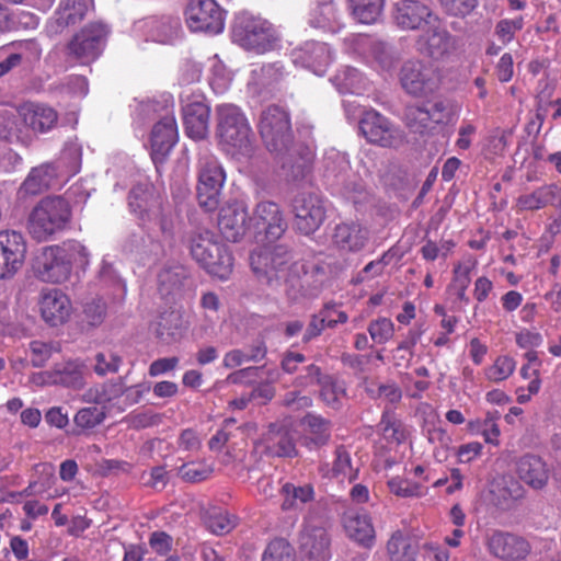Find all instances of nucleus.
Masks as SVG:
<instances>
[{"label":"nucleus","instance_id":"nucleus-1","mask_svg":"<svg viewBox=\"0 0 561 561\" xmlns=\"http://www.w3.org/2000/svg\"><path fill=\"white\" fill-rule=\"evenodd\" d=\"M259 133L288 181H300L310 173L314 159L313 145L311 141H294L290 115L286 110L278 105L263 110Z\"/></svg>","mask_w":561,"mask_h":561},{"label":"nucleus","instance_id":"nucleus-2","mask_svg":"<svg viewBox=\"0 0 561 561\" xmlns=\"http://www.w3.org/2000/svg\"><path fill=\"white\" fill-rule=\"evenodd\" d=\"M253 273L261 284L273 290L282 286L295 287L299 278V267L291 251L283 244L253 251L250 255Z\"/></svg>","mask_w":561,"mask_h":561},{"label":"nucleus","instance_id":"nucleus-3","mask_svg":"<svg viewBox=\"0 0 561 561\" xmlns=\"http://www.w3.org/2000/svg\"><path fill=\"white\" fill-rule=\"evenodd\" d=\"M71 220V207L61 196H46L32 209L27 229L33 239L43 242L64 231Z\"/></svg>","mask_w":561,"mask_h":561},{"label":"nucleus","instance_id":"nucleus-4","mask_svg":"<svg viewBox=\"0 0 561 561\" xmlns=\"http://www.w3.org/2000/svg\"><path fill=\"white\" fill-rule=\"evenodd\" d=\"M190 252L192 257L214 276L224 279L232 271L233 257L213 231L204 229L192 232Z\"/></svg>","mask_w":561,"mask_h":561},{"label":"nucleus","instance_id":"nucleus-5","mask_svg":"<svg viewBox=\"0 0 561 561\" xmlns=\"http://www.w3.org/2000/svg\"><path fill=\"white\" fill-rule=\"evenodd\" d=\"M111 28L96 21L84 25L66 45V56L81 65L96 60L106 45Z\"/></svg>","mask_w":561,"mask_h":561},{"label":"nucleus","instance_id":"nucleus-6","mask_svg":"<svg viewBox=\"0 0 561 561\" xmlns=\"http://www.w3.org/2000/svg\"><path fill=\"white\" fill-rule=\"evenodd\" d=\"M217 133L220 141L241 153H249L253 134L239 107L222 104L217 107Z\"/></svg>","mask_w":561,"mask_h":561},{"label":"nucleus","instance_id":"nucleus-7","mask_svg":"<svg viewBox=\"0 0 561 561\" xmlns=\"http://www.w3.org/2000/svg\"><path fill=\"white\" fill-rule=\"evenodd\" d=\"M198 165V204L206 211H213L219 206L226 174L221 164L211 154L201 156Z\"/></svg>","mask_w":561,"mask_h":561},{"label":"nucleus","instance_id":"nucleus-8","mask_svg":"<svg viewBox=\"0 0 561 561\" xmlns=\"http://www.w3.org/2000/svg\"><path fill=\"white\" fill-rule=\"evenodd\" d=\"M233 36L243 48L257 54L272 50L278 42L273 25L268 21L255 16L240 19L234 26Z\"/></svg>","mask_w":561,"mask_h":561},{"label":"nucleus","instance_id":"nucleus-9","mask_svg":"<svg viewBox=\"0 0 561 561\" xmlns=\"http://www.w3.org/2000/svg\"><path fill=\"white\" fill-rule=\"evenodd\" d=\"M398 77L402 90L413 98H426L439 85L436 69L417 59L404 61Z\"/></svg>","mask_w":561,"mask_h":561},{"label":"nucleus","instance_id":"nucleus-10","mask_svg":"<svg viewBox=\"0 0 561 561\" xmlns=\"http://www.w3.org/2000/svg\"><path fill=\"white\" fill-rule=\"evenodd\" d=\"M484 543L491 556L503 561L524 560L531 549L525 538L500 529L486 531Z\"/></svg>","mask_w":561,"mask_h":561},{"label":"nucleus","instance_id":"nucleus-11","mask_svg":"<svg viewBox=\"0 0 561 561\" xmlns=\"http://www.w3.org/2000/svg\"><path fill=\"white\" fill-rule=\"evenodd\" d=\"M185 16L193 32L218 34L224 30V11L215 0H190Z\"/></svg>","mask_w":561,"mask_h":561},{"label":"nucleus","instance_id":"nucleus-12","mask_svg":"<svg viewBox=\"0 0 561 561\" xmlns=\"http://www.w3.org/2000/svg\"><path fill=\"white\" fill-rule=\"evenodd\" d=\"M295 226L302 234L317 231L325 219V206L314 193H300L293 201Z\"/></svg>","mask_w":561,"mask_h":561},{"label":"nucleus","instance_id":"nucleus-13","mask_svg":"<svg viewBox=\"0 0 561 561\" xmlns=\"http://www.w3.org/2000/svg\"><path fill=\"white\" fill-rule=\"evenodd\" d=\"M183 104V121L186 135L195 140L206 138L209 131L210 108L202 94L181 93Z\"/></svg>","mask_w":561,"mask_h":561},{"label":"nucleus","instance_id":"nucleus-14","mask_svg":"<svg viewBox=\"0 0 561 561\" xmlns=\"http://www.w3.org/2000/svg\"><path fill=\"white\" fill-rule=\"evenodd\" d=\"M393 20L402 30H423L438 24V18L422 0H400L394 5Z\"/></svg>","mask_w":561,"mask_h":561},{"label":"nucleus","instance_id":"nucleus-15","mask_svg":"<svg viewBox=\"0 0 561 561\" xmlns=\"http://www.w3.org/2000/svg\"><path fill=\"white\" fill-rule=\"evenodd\" d=\"M359 130L371 144L396 147L402 141L400 130L376 111L366 112L359 121Z\"/></svg>","mask_w":561,"mask_h":561},{"label":"nucleus","instance_id":"nucleus-16","mask_svg":"<svg viewBox=\"0 0 561 561\" xmlns=\"http://www.w3.org/2000/svg\"><path fill=\"white\" fill-rule=\"evenodd\" d=\"M26 254V242L21 232L0 231V279L12 277L22 266Z\"/></svg>","mask_w":561,"mask_h":561},{"label":"nucleus","instance_id":"nucleus-17","mask_svg":"<svg viewBox=\"0 0 561 561\" xmlns=\"http://www.w3.org/2000/svg\"><path fill=\"white\" fill-rule=\"evenodd\" d=\"M130 210L137 215L140 226L151 229L152 215L160 213L162 197L149 182H139L133 186L128 194Z\"/></svg>","mask_w":561,"mask_h":561},{"label":"nucleus","instance_id":"nucleus-18","mask_svg":"<svg viewBox=\"0 0 561 561\" xmlns=\"http://www.w3.org/2000/svg\"><path fill=\"white\" fill-rule=\"evenodd\" d=\"M298 548L302 561H329L331 537L323 526L308 522L300 531Z\"/></svg>","mask_w":561,"mask_h":561},{"label":"nucleus","instance_id":"nucleus-19","mask_svg":"<svg viewBox=\"0 0 561 561\" xmlns=\"http://www.w3.org/2000/svg\"><path fill=\"white\" fill-rule=\"evenodd\" d=\"M33 270L37 278L47 283H62L71 274L58 245L45 247L35 257Z\"/></svg>","mask_w":561,"mask_h":561},{"label":"nucleus","instance_id":"nucleus-20","mask_svg":"<svg viewBox=\"0 0 561 561\" xmlns=\"http://www.w3.org/2000/svg\"><path fill=\"white\" fill-rule=\"evenodd\" d=\"M298 437V431L291 425L272 423L268 425V431L264 437V451L272 457L294 458L298 456L296 448Z\"/></svg>","mask_w":561,"mask_h":561},{"label":"nucleus","instance_id":"nucleus-21","mask_svg":"<svg viewBox=\"0 0 561 561\" xmlns=\"http://www.w3.org/2000/svg\"><path fill=\"white\" fill-rule=\"evenodd\" d=\"M39 311L43 320L50 327L67 322L72 306L69 297L59 288H45L39 294Z\"/></svg>","mask_w":561,"mask_h":561},{"label":"nucleus","instance_id":"nucleus-22","mask_svg":"<svg viewBox=\"0 0 561 561\" xmlns=\"http://www.w3.org/2000/svg\"><path fill=\"white\" fill-rule=\"evenodd\" d=\"M250 218L244 205L232 203L220 209L217 225L226 240L237 242L244 236Z\"/></svg>","mask_w":561,"mask_h":561},{"label":"nucleus","instance_id":"nucleus-23","mask_svg":"<svg viewBox=\"0 0 561 561\" xmlns=\"http://www.w3.org/2000/svg\"><path fill=\"white\" fill-rule=\"evenodd\" d=\"M88 11V0H61L47 23L48 34L58 35L66 28L77 25L84 20Z\"/></svg>","mask_w":561,"mask_h":561},{"label":"nucleus","instance_id":"nucleus-24","mask_svg":"<svg viewBox=\"0 0 561 561\" xmlns=\"http://www.w3.org/2000/svg\"><path fill=\"white\" fill-rule=\"evenodd\" d=\"M178 140V128L173 116H164L151 130V156L154 163H161Z\"/></svg>","mask_w":561,"mask_h":561},{"label":"nucleus","instance_id":"nucleus-25","mask_svg":"<svg viewBox=\"0 0 561 561\" xmlns=\"http://www.w3.org/2000/svg\"><path fill=\"white\" fill-rule=\"evenodd\" d=\"M293 60L295 64L310 69L318 76H322L331 62V51L325 43L306 42L294 49Z\"/></svg>","mask_w":561,"mask_h":561},{"label":"nucleus","instance_id":"nucleus-26","mask_svg":"<svg viewBox=\"0 0 561 561\" xmlns=\"http://www.w3.org/2000/svg\"><path fill=\"white\" fill-rule=\"evenodd\" d=\"M139 27L153 42L173 43L181 33V21L173 15H152L139 21Z\"/></svg>","mask_w":561,"mask_h":561},{"label":"nucleus","instance_id":"nucleus-27","mask_svg":"<svg viewBox=\"0 0 561 561\" xmlns=\"http://www.w3.org/2000/svg\"><path fill=\"white\" fill-rule=\"evenodd\" d=\"M431 32L422 35L419 41V51L432 59H443L456 49V38L444 28H439L437 24L428 26Z\"/></svg>","mask_w":561,"mask_h":561},{"label":"nucleus","instance_id":"nucleus-28","mask_svg":"<svg viewBox=\"0 0 561 561\" xmlns=\"http://www.w3.org/2000/svg\"><path fill=\"white\" fill-rule=\"evenodd\" d=\"M87 366L78 360L56 365L51 370L45 371L46 380L51 385L80 390L85 386Z\"/></svg>","mask_w":561,"mask_h":561},{"label":"nucleus","instance_id":"nucleus-29","mask_svg":"<svg viewBox=\"0 0 561 561\" xmlns=\"http://www.w3.org/2000/svg\"><path fill=\"white\" fill-rule=\"evenodd\" d=\"M368 240V231L356 222L335 226L331 236L332 244L343 252H358Z\"/></svg>","mask_w":561,"mask_h":561},{"label":"nucleus","instance_id":"nucleus-30","mask_svg":"<svg viewBox=\"0 0 561 561\" xmlns=\"http://www.w3.org/2000/svg\"><path fill=\"white\" fill-rule=\"evenodd\" d=\"M347 319V314L337 309V304L333 301L324 304L318 313L311 316L302 336L304 343L319 336L325 328H335L337 323H345Z\"/></svg>","mask_w":561,"mask_h":561},{"label":"nucleus","instance_id":"nucleus-31","mask_svg":"<svg viewBox=\"0 0 561 561\" xmlns=\"http://www.w3.org/2000/svg\"><path fill=\"white\" fill-rule=\"evenodd\" d=\"M254 220L259 228L264 229L270 239H278L287 229L279 206L273 202H261L256 205Z\"/></svg>","mask_w":561,"mask_h":561},{"label":"nucleus","instance_id":"nucleus-32","mask_svg":"<svg viewBox=\"0 0 561 561\" xmlns=\"http://www.w3.org/2000/svg\"><path fill=\"white\" fill-rule=\"evenodd\" d=\"M517 474L533 489H542L548 482L549 469L539 456L527 454L517 462Z\"/></svg>","mask_w":561,"mask_h":561},{"label":"nucleus","instance_id":"nucleus-33","mask_svg":"<svg viewBox=\"0 0 561 561\" xmlns=\"http://www.w3.org/2000/svg\"><path fill=\"white\" fill-rule=\"evenodd\" d=\"M311 27L323 32H336L341 27V12L334 0H318L309 13Z\"/></svg>","mask_w":561,"mask_h":561},{"label":"nucleus","instance_id":"nucleus-34","mask_svg":"<svg viewBox=\"0 0 561 561\" xmlns=\"http://www.w3.org/2000/svg\"><path fill=\"white\" fill-rule=\"evenodd\" d=\"M57 178V171L54 164L43 163L33 168L24 182L21 184L19 194L23 196L38 195L49 190Z\"/></svg>","mask_w":561,"mask_h":561},{"label":"nucleus","instance_id":"nucleus-35","mask_svg":"<svg viewBox=\"0 0 561 561\" xmlns=\"http://www.w3.org/2000/svg\"><path fill=\"white\" fill-rule=\"evenodd\" d=\"M302 424L306 425V433L301 444L309 449L320 448L327 445L331 438V422L320 415L307 414Z\"/></svg>","mask_w":561,"mask_h":561},{"label":"nucleus","instance_id":"nucleus-36","mask_svg":"<svg viewBox=\"0 0 561 561\" xmlns=\"http://www.w3.org/2000/svg\"><path fill=\"white\" fill-rule=\"evenodd\" d=\"M343 524L350 538L364 547H370L373 545L375 531L367 514L348 511L343 517Z\"/></svg>","mask_w":561,"mask_h":561},{"label":"nucleus","instance_id":"nucleus-37","mask_svg":"<svg viewBox=\"0 0 561 561\" xmlns=\"http://www.w3.org/2000/svg\"><path fill=\"white\" fill-rule=\"evenodd\" d=\"M549 204L561 205V187L556 184L540 186L529 194L520 195L516 202L519 210H538Z\"/></svg>","mask_w":561,"mask_h":561},{"label":"nucleus","instance_id":"nucleus-38","mask_svg":"<svg viewBox=\"0 0 561 561\" xmlns=\"http://www.w3.org/2000/svg\"><path fill=\"white\" fill-rule=\"evenodd\" d=\"M267 346L263 339H256L245 348H234L227 352L224 356L222 365L225 368L232 369L244 363H259L265 358Z\"/></svg>","mask_w":561,"mask_h":561},{"label":"nucleus","instance_id":"nucleus-39","mask_svg":"<svg viewBox=\"0 0 561 561\" xmlns=\"http://www.w3.org/2000/svg\"><path fill=\"white\" fill-rule=\"evenodd\" d=\"M8 49H11L8 56L15 68L21 65L32 67L42 56L41 45L35 38L13 42L8 45Z\"/></svg>","mask_w":561,"mask_h":561},{"label":"nucleus","instance_id":"nucleus-40","mask_svg":"<svg viewBox=\"0 0 561 561\" xmlns=\"http://www.w3.org/2000/svg\"><path fill=\"white\" fill-rule=\"evenodd\" d=\"M24 122L36 133H47L57 125L58 113L50 106L35 104L24 113Z\"/></svg>","mask_w":561,"mask_h":561},{"label":"nucleus","instance_id":"nucleus-41","mask_svg":"<svg viewBox=\"0 0 561 561\" xmlns=\"http://www.w3.org/2000/svg\"><path fill=\"white\" fill-rule=\"evenodd\" d=\"M188 270L180 264L165 266L158 275L159 289L163 295L174 294L186 285Z\"/></svg>","mask_w":561,"mask_h":561},{"label":"nucleus","instance_id":"nucleus-42","mask_svg":"<svg viewBox=\"0 0 561 561\" xmlns=\"http://www.w3.org/2000/svg\"><path fill=\"white\" fill-rule=\"evenodd\" d=\"M387 552L391 561H415L417 545L397 531L387 542Z\"/></svg>","mask_w":561,"mask_h":561},{"label":"nucleus","instance_id":"nucleus-43","mask_svg":"<svg viewBox=\"0 0 561 561\" xmlns=\"http://www.w3.org/2000/svg\"><path fill=\"white\" fill-rule=\"evenodd\" d=\"M385 0H350L354 19L364 24H371L382 15Z\"/></svg>","mask_w":561,"mask_h":561},{"label":"nucleus","instance_id":"nucleus-44","mask_svg":"<svg viewBox=\"0 0 561 561\" xmlns=\"http://www.w3.org/2000/svg\"><path fill=\"white\" fill-rule=\"evenodd\" d=\"M156 331L158 339L165 344L180 340L183 332L181 316L175 311L162 313Z\"/></svg>","mask_w":561,"mask_h":561},{"label":"nucleus","instance_id":"nucleus-45","mask_svg":"<svg viewBox=\"0 0 561 561\" xmlns=\"http://www.w3.org/2000/svg\"><path fill=\"white\" fill-rule=\"evenodd\" d=\"M284 501L282 503L283 511L297 508L300 504H305L313 499V488L310 484L295 485L285 483L282 488Z\"/></svg>","mask_w":561,"mask_h":561},{"label":"nucleus","instance_id":"nucleus-46","mask_svg":"<svg viewBox=\"0 0 561 561\" xmlns=\"http://www.w3.org/2000/svg\"><path fill=\"white\" fill-rule=\"evenodd\" d=\"M320 397L323 402L333 410L342 407V398L346 394L345 386L331 375H327L320 383Z\"/></svg>","mask_w":561,"mask_h":561},{"label":"nucleus","instance_id":"nucleus-47","mask_svg":"<svg viewBox=\"0 0 561 561\" xmlns=\"http://www.w3.org/2000/svg\"><path fill=\"white\" fill-rule=\"evenodd\" d=\"M404 119L407 127L412 133L424 135L434 129L425 106L411 105L405 107Z\"/></svg>","mask_w":561,"mask_h":561},{"label":"nucleus","instance_id":"nucleus-48","mask_svg":"<svg viewBox=\"0 0 561 561\" xmlns=\"http://www.w3.org/2000/svg\"><path fill=\"white\" fill-rule=\"evenodd\" d=\"M106 302L101 297H91L82 304L81 321L89 328L103 323L106 317Z\"/></svg>","mask_w":561,"mask_h":561},{"label":"nucleus","instance_id":"nucleus-49","mask_svg":"<svg viewBox=\"0 0 561 561\" xmlns=\"http://www.w3.org/2000/svg\"><path fill=\"white\" fill-rule=\"evenodd\" d=\"M204 520L206 527L216 535L228 534L236 526L234 518L218 507L208 510Z\"/></svg>","mask_w":561,"mask_h":561},{"label":"nucleus","instance_id":"nucleus-50","mask_svg":"<svg viewBox=\"0 0 561 561\" xmlns=\"http://www.w3.org/2000/svg\"><path fill=\"white\" fill-rule=\"evenodd\" d=\"M60 249L61 255L68 262L70 272L72 266L76 264L80 267H84L89 263V252L87 248L76 240H68L61 244H57Z\"/></svg>","mask_w":561,"mask_h":561},{"label":"nucleus","instance_id":"nucleus-51","mask_svg":"<svg viewBox=\"0 0 561 561\" xmlns=\"http://www.w3.org/2000/svg\"><path fill=\"white\" fill-rule=\"evenodd\" d=\"M262 561H297L296 551L286 539L276 538L267 545Z\"/></svg>","mask_w":561,"mask_h":561},{"label":"nucleus","instance_id":"nucleus-52","mask_svg":"<svg viewBox=\"0 0 561 561\" xmlns=\"http://www.w3.org/2000/svg\"><path fill=\"white\" fill-rule=\"evenodd\" d=\"M369 51L374 60L383 70L391 69L398 60V54L393 46L385 41H373L370 43Z\"/></svg>","mask_w":561,"mask_h":561},{"label":"nucleus","instance_id":"nucleus-53","mask_svg":"<svg viewBox=\"0 0 561 561\" xmlns=\"http://www.w3.org/2000/svg\"><path fill=\"white\" fill-rule=\"evenodd\" d=\"M105 419L104 408L96 405L80 409L75 415V423L81 428H93Z\"/></svg>","mask_w":561,"mask_h":561},{"label":"nucleus","instance_id":"nucleus-54","mask_svg":"<svg viewBox=\"0 0 561 561\" xmlns=\"http://www.w3.org/2000/svg\"><path fill=\"white\" fill-rule=\"evenodd\" d=\"M367 330L373 341L383 344L393 336L394 325L388 318H378L370 321Z\"/></svg>","mask_w":561,"mask_h":561},{"label":"nucleus","instance_id":"nucleus-55","mask_svg":"<svg viewBox=\"0 0 561 561\" xmlns=\"http://www.w3.org/2000/svg\"><path fill=\"white\" fill-rule=\"evenodd\" d=\"M213 472V468L205 463H184L179 468V474L188 482H201L206 480Z\"/></svg>","mask_w":561,"mask_h":561},{"label":"nucleus","instance_id":"nucleus-56","mask_svg":"<svg viewBox=\"0 0 561 561\" xmlns=\"http://www.w3.org/2000/svg\"><path fill=\"white\" fill-rule=\"evenodd\" d=\"M390 491L402 497L421 496L423 494L422 486L399 477L392 478L388 482Z\"/></svg>","mask_w":561,"mask_h":561},{"label":"nucleus","instance_id":"nucleus-57","mask_svg":"<svg viewBox=\"0 0 561 561\" xmlns=\"http://www.w3.org/2000/svg\"><path fill=\"white\" fill-rule=\"evenodd\" d=\"M500 419L497 411L488 412L486 416L482 421H477V425L481 431L486 443L497 444V437L500 435V428L496 421Z\"/></svg>","mask_w":561,"mask_h":561},{"label":"nucleus","instance_id":"nucleus-58","mask_svg":"<svg viewBox=\"0 0 561 561\" xmlns=\"http://www.w3.org/2000/svg\"><path fill=\"white\" fill-rule=\"evenodd\" d=\"M524 20L522 16L514 20H501L495 25V35L503 44H508L515 36V33L523 28Z\"/></svg>","mask_w":561,"mask_h":561},{"label":"nucleus","instance_id":"nucleus-59","mask_svg":"<svg viewBox=\"0 0 561 561\" xmlns=\"http://www.w3.org/2000/svg\"><path fill=\"white\" fill-rule=\"evenodd\" d=\"M122 358L113 353H98L95 355L94 371L99 376L114 374L118 371Z\"/></svg>","mask_w":561,"mask_h":561},{"label":"nucleus","instance_id":"nucleus-60","mask_svg":"<svg viewBox=\"0 0 561 561\" xmlns=\"http://www.w3.org/2000/svg\"><path fill=\"white\" fill-rule=\"evenodd\" d=\"M497 492L503 499L502 504L506 507L524 495L523 486L514 479L503 480V482L497 485Z\"/></svg>","mask_w":561,"mask_h":561},{"label":"nucleus","instance_id":"nucleus-61","mask_svg":"<svg viewBox=\"0 0 561 561\" xmlns=\"http://www.w3.org/2000/svg\"><path fill=\"white\" fill-rule=\"evenodd\" d=\"M359 80L360 73L357 69L351 67H346L334 77V82L341 93L354 92Z\"/></svg>","mask_w":561,"mask_h":561},{"label":"nucleus","instance_id":"nucleus-62","mask_svg":"<svg viewBox=\"0 0 561 561\" xmlns=\"http://www.w3.org/2000/svg\"><path fill=\"white\" fill-rule=\"evenodd\" d=\"M53 347L41 341H32L28 346L30 360L34 367H43L50 358Z\"/></svg>","mask_w":561,"mask_h":561},{"label":"nucleus","instance_id":"nucleus-63","mask_svg":"<svg viewBox=\"0 0 561 561\" xmlns=\"http://www.w3.org/2000/svg\"><path fill=\"white\" fill-rule=\"evenodd\" d=\"M428 116L433 126L438 124L448 123L453 118L451 106L446 101H435L431 107H427Z\"/></svg>","mask_w":561,"mask_h":561},{"label":"nucleus","instance_id":"nucleus-64","mask_svg":"<svg viewBox=\"0 0 561 561\" xmlns=\"http://www.w3.org/2000/svg\"><path fill=\"white\" fill-rule=\"evenodd\" d=\"M327 375L322 374V370L319 366L314 364L308 365L304 373L297 376L294 380L295 387H308L310 385L317 383L320 386L322 379L325 378Z\"/></svg>","mask_w":561,"mask_h":561}]
</instances>
